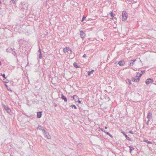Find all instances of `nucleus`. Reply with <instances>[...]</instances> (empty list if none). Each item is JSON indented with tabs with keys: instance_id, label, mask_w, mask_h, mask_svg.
Here are the masks:
<instances>
[{
	"instance_id": "f3484780",
	"label": "nucleus",
	"mask_w": 156,
	"mask_h": 156,
	"mask_svg": "<svg viewBox=\"0 0 156 156\" xmlns=\"http://www.w3.org/2000/svg\"><path fill=\"white\" fill-rule=\"evenodd\" d=\"M73 66L76 68H79V66H78L77 63L75 62L74 63Z\"/></svg>"
},
{
	"instance_id": "423d86ee",
	"label": "nucleus",
	"mask_w": 156,
	"mask_h": 156,
	"mask_svg": "<svg viewBox=\"0 0 156 156\" xmlns=\"http://www.w3.org/2000/svg\"><path fill=\"white\" fill-rule=\"evenodd\" d=\"M80 35L81 38L83 39L85 38V34L82 30H81L80 32Z\"/></svg>"
},
{
	"instance_id": "c85d7f7f",
	"label": "nucleus",
	"mask_w": 156,
	"mask_h": 156,
	"mask_svg": "<svg viewBox=\"0 0 156 156\" xmlns=\"http://www.w3.org/2000/svg\"><path fill=\"white\" fill-rule=\"evenodd\" d=\"M85 18H86V17H85L84 16H83V18H82V20H81L82 22H83V21L84 20Z\"/></svg>"
},
{
	"instance_id": "f704fd0d",
	"label": "nucleus",
	"mask_w": 156,
	"mask_h": 156,
	"mask_svg": "<svg viewBox=\"0 0 156 156\" xmlns=\"http://www.w3.org/2000/svg\"><path fill=\"white\" fill-rule=\"evenodd\" d=\"M86 57V54H84L83 56V58H85Z\"/></svg>"
},
{
	"instance_id": "de8ad7c7",
	"label": "nucleus",
	"mask_w": 156,
	"mask_h": 156,
	"mask_svg": "<svg viewBox=\"0 0 156 156\" xmlns=\"http://www.w3.org/2000/svg\"><path fill=\"white\" fill-rule=\"evenodd\" d=\"M0 65H1V62H0Z\"/></svg>"
},
{
	"instance_id": "e433bc0d",
	"label": "nucleus",
	"mask_w": 156,
	"mask_h": 156,
	"mask_svg": "<svg viewBox=\"0 0 156 156\" xmlns=\"http://www.w3.org/2000/svg\"><path fill=\"white\" fill-rule=\"evenodd\" d=\"M13 53H12V54H13V55H15V54H16V52H15V51H13Z\"/></svg>"
},
{
	"instance_id": "ddd939ff",
	"label": "nucleus",
	"mask_w": 156,
	"mask_h": 156,
	"mask_svg": "<svg viewBox=\"0 0 156 156\" xmlns=\"http://www.w3.org/2000/svg\"><path fill=\"white\" fill-rule=\"evenodd\" d=\"M129 152L130 153H131L132 151L134 150V148L132 147L131 146H129Z\"/></svg>"
},
{
	"instance_id": "f257e3e1",
	"label": "nucleus",
	"mask_w": 156,
	"mask_h": 156,
	"mask_svg": "<svg viewBox=\"0 0 156 156\" xmlns=\"http://www.w3.org/2000/svg\"><path fill=\"white\" fill-rule=\"evenodd\" d=\"M127 14L125 11H123L122 12V18L123 21L126 20L127 18Z\"/></svg>"
},
{
	"instance_id": "0eeeda50",
	"label": "nucleus",
	"mask_w": 156,
	"mask_h": 156,
	"mask_svg": "<svg viewBox=\"0 0 156 156\" xmlns=\"http://www.w3.org/2000/svg\"><path fill=\"white\" fill-rule=\"evenodd\" d=\"M122 133L123 134V135L125 136L126 139L130 141H132V140L131 139V138L129 137H128L127 135H126V134L124 132H122Z\"/></svg>"
},
{
	"instance_id": "79ce46f5",
	"label": "nucleus",
	"mask_w": 156,
	"mask_h": 156,
	"mask_svg": "<svg viewBox=\"0 0 156 156\" xmlns=\"http://www.w3.org/2000/svg\"><path fill=\"white\" fill-rule=\"evenodd\" d=\"M10 49L11 50V51H13V50L14 49V48L12 49V48H11Z\"/></svg>"
},
{
	"instance_id": "7c9ffc66",
	"label": "nucleus",
	"mask_w": 156,
	"mask_h": 156,
	"mask_svg": "<svg viewBox=\"0 0 156 156\" xmlns=\"http://www.w3.org/2000/svg\"><path fill=\"white\" fill-rule=\"evenodd\" d=\"M79 146L83 147V145L81 144H79L78 145V147H79Z\"/></svg>"
},
{
	"instance_id": "58836bf2",
	"label": "nucleus",
	"mask_w": 156,
	"mask_h": 156,
	"mask_svg": "<svg viewBox=\"0 0 156 156\" xmlns=\"http://www.w3.org/2000/svg\"><path fill=\"white\" fill-rule=\"evenodd\" d=\"M69 50H70V54H71L72 53V50L70 49V48H69Z\"/></svg>"
},
{
	"instance_id": "c03bdc74",
	"label": "nucleus",
	"mask_w": 156,
	"mask_h": 156,
	"mask_svg": "<svg viewBox=\"0 0 156 156\" xmlns=\"http://www.w3.org/2000/svg\"><path fill=\"white\" fill-rule=\"evenodd\" d=\"M54 106L55 107H56L57 106V105L55 104V105H54Z\"/></svg>"
},
{
	"instance_id": "c756f323",
	"label": "nucleus",
	"mask_w": 156,
	"mask_h": 156,
	"mask_svg": "<svg viewBox=\"0 0 156 156\" xmlns=\"http://www.w3.org/2000/svg\"><path fill=\"white\" fill-rule=\"evenodd\" d=\"M39 58L40 59H41L42 58L41 53L39 55Z\"/></svg>"
},
{
	"instance_id": "6e6552de",
	"label": "nucleus",
	"mask_w": 156,
	"mask_h": 156,
	"mask_svg": "<svg viewBox=\"0 0 156 156\" xmlns=\"http://www.w3.org/2000/svg\"><path fill=\"white\" fill-rule=\"evenodd\" d=\"M44 136L46 137L48 139H51V136L47 132L46 134H45V135H44Z\"/></svg>"
},
{
	"instance_id": "a19ab883",
	"label": "nucleus",
	"mask_w": 156,
	"mask_h": 156,
	"mask_svg": "<svg viewBox=\"0 0 156 156\" xmlns=\"http://www.w3.org/2000/svg\"><path fill=\"white\" fill-rule=\"evenodd\" d=\"M77 101L79 103H80V104L81 103V101H80L79 100H78Z\"/></svg>"
},
{
	"instance_id": "4c0bfd02",
	"label": "nucleus",
	"mask_w": 156,
	"mask_h": 156,
	"mask_svg": "<svg viewBox=\"0 0 156 156\" xmlns=\"http://www.w3.org/2000/svg\"><path fill=\"white\" fill-rule=\"evenodd\" d=\"M75 95H73V96H71V98H73V99H74V97H75Z\"/></svg>"
},
{
	"instance_id": "f03ea898",
	"label": "nucleus",
	"mask_w": 156,
	"mask_h": 156,
	"mask_svg": "<svg viewBox=\"0 0 156 156\" xmlns=\"http://www.w3.org/2000/svg\"><path fill=\"white\" fill-rule=\"evenodd\" d=\"M3 107L6 111L8 113H9L11 112L10 109L9 108L8 106L2 104Z\"/></svg>"
},
{
	"instance_id": "39448f33",
	"label": "nucleus",
	"mask_w": 156,
	"mask_h": 156,
	"mask_svg": "<svg viewBox=\"0 0 156 156\" xmlns=\"http://www.w3.org/2000/svg\"><path fill=\"white\" fill-rule=\"evenodd\" d=\"M140 80V78H138L136 76H135L134 77H133L132 79V81L135 82H138Z\"/></svg>"
},
{
	"instance_id": "6ab92c4d",
	"label": "nucleus",
	"mask_w": 156,
	"mask_h": 156,
	"mask_svg": "<svg viewBox=\"0 0 156 156\" xmlns=\"http://www.w3.org/2000/svg\"><path fill=\"white\" fill-rule=\"evenodd\" d=\"M78 97L76 95H75V97L73 99L74 100H75L76 101L78 100Z\"/></svg>"
},
{
	"instance_id": "dca6fc26",
	"label": "nucleus",
	"mask_w": 156,
	"mask_h": 156,
	"mask_svg": "<svg viewBox=\"0 0 156 156\" xmlns=\"http://www.w3.org/2000/svg\"><path fill=\"white\" fill-rule=\"evenodd\" d=\"M94 71V70L93 69L92 70L90 71H88V76H90L91 74H92L93 72Z\"/></svg>"
},
{
	"instance_id": "393cba45",
	"label": "nucleus",
	"mask_w": 156,
	"mask_h": 156,
	"mask_svg": "<svg viewBox=\"0 0 156 156\" xmlns=\"http://www.w3.org/2000/svg\"><path fill=\"white\" fill-rule=\"evenodd\" d=\"M144 141H145V142H146L147 143V144H151V143L150 141H148V140H144Z\"/></svg>"
},
{
	"instance_id": "473e14b6",
	"label": "nucleus",
	"mask_w": 156,
	"mask_h": 156,
	"mask_svg": "<svg viewBox=\"0 0 156 156\" xmlns=\"http://www.w3.org/2000/svg\"><path fill=\"white\" fill-rule=\"evenodd\" d=\"M129 133H131V134H133V131H132V130L129 131Z\"/></svg>"
},
{
	"instance_id": "49530a36",
	"label": "nucleus",
	"mask_w": 156,
	"mask_h": 156,
	"mask_svg": "<svg viewBox=\"0 0 156 156\" xmlns=\"http://www.w3.org/2000/svg\"><path fill=\"white\" fill-rule=\"evenodd\" d=\"M1 1H0V4H1Z\"/></svg>"
},
{
	"instance_id": "412c9836",
	"label": "nucleus",
	"mask_w": 156,
	"mask_h": 156,
	"mask_svg": "<svg viewBox=\"0 0 156 156\" xmlns=\"http://www.w3.org/2000/svg\"><path fill=\"white\" fill-rule=\"evenodd\" d=\"M152 116V113L151 112H149L148 114L147 117H151Z\"/></svg>"
},
{
	"instance_id": "1a4fd4ad",
	"label": "nucleus",
	"mask_w": 156,
	"mask_h": 156,
	"mask_svg": "<svg viewBox=\"0 0 156 156\" xmlns=\"http://www.w3.org/2000/svg\"><path fill=\"white\" fill-rule=\"evenodd\" d=\"M62 99V100H63L64 101L66 102L67 101V99L66 97L64 96L63 94H61V97Z\"/></svg>"
},
{
	"instance_id": "9b49d317",
	"label": "nucleus",
	"mask_w": 156,
	"mask_h": 156,
	"mask_svg": "<svg viewBox=\"0 0 156 156\" xmlns=\"http://www.w3.org/2000/svg\"><path fill=\"white\" fill-rule=\"evenodd\" d=\"M125 63V62L124 61H120L119 62L118 64L120 66H123Z\"/></svg>"
},
{
	"instance_id": "72a5a7b5",
	"label": "nucleus",
	"mask_w": 156,
	"mask_h": 156,
	"mask_svg": "<svg viewBox=\"0 0 156 156\" xmlns=\"http://www.w3.org/2000/svg\"><path fill=\"white\" fill-rule=\"evenodd\" d=\"M101 130L104 133H105V131L104 129H103L102 128H101Z\"/></svg>"
},
{
	"instance_id": "7ed1b4c3",
	"label": "nucleus",
	"mask_w": 156,
	"mask_h": 156,
	"mask_svg": "<svg viewBox=\"0 0 156 156\" xmlns=\"http://www.w3.org/2000/svg\"><path fill=\"white\" fill-rule=\"evenodd\" d=\"M152 118H145V119H144V120L146 121V120L147 119V122L146 124L147 125H148L149 123H151V122L150 119H151Z\"/></svg>"
},
{
	"instance_id": "bb28decb",
	"label": "nucleus",
	"mask_w": 156,
	"mask_h": 156,
	"mask_svg": "<svg viewBox=\"0 0 156 156\" xmlns=\"http://www.w3.org/2000/svg\"><path fill=\"white\" fill-rule=\"evenodd\" d=\"M145 70L142 71H141L140 73V74H142V75L145 73Z\"/></svg>"
},
{
	"instance_id": "b1692460",
	"label": "nucleus",
	"mask_w": 156,
	"mask_h": 156,
	"mask_svg": "<svg viewBox=\"0 0 156 156\" xmlns=\"http://www.w3.org/2000/svg\"><path fill=\"white\" fill-rule=\"evenodd\" d=\"M42 131L44 135H45V134L47 133V132L44 129Z\"/></svg>"
},
{
	"instance_id": "5701e85b",
	"label": "nucleus",
	"mask_w": 156,
	"mask_h": 156,
	"mask_svg": "<svg viewBox=\"0 0 156 156\" xmlns=\"http://www.w3.org/2000/svg\"><path fill=\"white\" fill-rule=\"evenodd\" d=\"M0 75L4 77V80H5L6 79V77H5V75L4 74H2V73H1V75Z\"/></svg>"
},
{
	"instance_id": "2eb2a0df",
	"label": "nucleus",
	"mask_w": 156,
	"mask_h": 156,
	"mask_svg": "<svg viewBox=\"0 0 156 156\" xmlns=\"http://www.w3.org/2000/svg\"><path fill=\"white\" fill-rule=\"evenodd\" d=\"M69 50V48H64L63 49V51L64 52H67Z\"/></svg>"
},
{
	"instance_id": "9d476101",
	"label": "nucleus",
	"mask_w": 156,
	"mask_h": 156,
	"mask_svg": "<svg viewBox=\"0 0 156 156\" xmlns=\"http://www.w3.org/2000/svg\"><path fill=\"white\" fill-rule=\"evenodd\" d=\"M136 60V59H133L131 60L130 61V62L129 63V66H133L134 62Z\"/></svg>"
},
{
	"instance_id": "4be33fe9",
	"label": "nucleus",
	"mask_w": 156,
	"mask_h": 156,
	"mask_svg": "<svg viewBox=\"0 0 156 156\" xmlns=\"http://www.w3.org/2000/svg\"><path fill=\"white\" fill-rule=\"evenodd\" d=\"M18 0H11L10 1L11 3H12L15 4V2L17 1Z\"/></svg>"
},
{
	"instance_id": "20e7f679",
	"label": "nucleus",
	"mask_w": 156,
	"mask_h": 156,
	"mask_svg": "<svg viewBox=\"0 0 156 156\" xmlns=\"http://www.w3.org/2000/svg\"><path fill=\"white\" fill-rule=\"evenodd\" d=\"M154 80L152 79L149 78L146 80L145 82L147 84H148L150 83H152L153 82Z\"/></svg>"
},
{
	"instance_id": "2f4dec72",
	"label": "nucleus",
	"mask_w": 156,
	"mask_h": 156,
	"mask_svg": "<svg viewBox=\"0 0 156 156\" xmlns=\"http://www.w3.org/2000/svg\"><path fill=\"white\" fill-rule=\"evenodd\" d=\"M9 80H8V79H6V80L5 81V83H9Z\"/></svg>"
},
{
	"instance_id": "ea45409f",
	"label": "nucleus",
	"mask_w": 156,
	"mask_h": 156,
	"mask_svg": "<svg viewBox=\"0 0 156 156\" xmlns=\"http://www.w3.org/2000/svg\"><path fill=\"white\" fill-rule=\"evenodd\" d=\"M109 136L111 138H112L113 137V136L111 135L110 134L109 135Z\"/></svg>"
},
{
	"instance_id": "37998d69",
	"label": "nucleus",
	"mask_w": 156,
	"mask_h": 156,
	"mask_svg": "<svg viewBox=\"0 0 156 156\" xmlns=\"http://www.w3.org/2000/svg\"><path fill=\"white\" fill-rule=\"evenodd\" d=\"M38 51L40 53H41V50L39 49V50H38Z\"/></svg>"
},
{
	"instance_id": "c9c22d12",
	"label": "nucleus",
	"mask_w": 156,
	"mask_h": 156,
	"mask_svg": "<svg viewBox=\"0 0 156 156\" xmlns=\"http://www.w3.org/2000/svg\"><path fill=\"white\" fill-rule=\"evenodd\" d=\"M128 81H129V83L130 84H131V80H129V79H128Z\"/></svg>"
},
{
	"instance_id": "f8f14e48",
	"label": "nucleus",
	"mask_w": 156,
	"mask_h": 156,
	"mask_svg": "<svg viewBox=\"0 0 156 156\" xmlns=\"http://www.w3.org/2000/svg\"><path fill=\"white\" fill-rule=\"evenodd\" d=\"M42 111L39 112H37V117H41L42 115Z\"/></svg>"
},
{
	"instance_id": "a211bd4d",
	"label": "nucleus",
	"mask_w": 156,
	"mask_h": 156,
	"mask_svg": "<svg viewBox=\"0 0 156 156\" xmlns=\"http://www.w3.org/2000/svg\"><path fill=\"white\" fill-rule=\"evenodd\" d=\"M37 129L42 130L43 129V128L41 126H39L37 128Z\"/></svg>"
},
{
	"instance_id": "09e8293b",
	"label": "nucleus",
	"mask_w": 156,
	"mask_h": 156,
	"mask_svg": "<svg viewBox=\"0 0 156 156\" xmlns=\"http://www.w3.org/2000/svg\"><path fill=\"white\" fill-rule=\"evenodd\" d=\"M7 50H8L7 49H6V51H7Z\"/></svg>"
},
{
	"instance_id": "a878e982",
	"label": "nucleus",
	"mask_w": 156,
	"mask_h": 156,
	"mask_svg": "<svg viewBox=\"0 0 156 156\" xmlns=\"http://www.w3.org/2000/svg\"><path fill=\"white\" fill-rule=\"evenodd\" d=\"M110 16H111L112 17V19H113V18L114 17V16H113L112 12H110Z\"/></svg>"
},
{
	"instance_id": "aec40b11",
	"label": "nucleus",
	"mask_w": 156,
	"mask_h": 156,
	"mask_svg": "<svg viewBox=\"0 0 156 156\" xmlns=\"http://www.w3.org/2000/svg\"><path fill=\"white\" fill-rule=\"evenodd\" d=\"M70 107H72V108H74L75 109H76L77 108L75 105H71Z\"/></svg>"
},
{
	"instance_id": "4468645a",
	"label": "nucleus",
	"mask_w": 156,
	"mask_h": 156,
	"mask_svg": "<svg viewBox=\"0 0 156 156\" xmlns=\"http://www.w3.org/2000/svg\"><path fill=\"white\" fill-rule=\"evenodd\" d=\"M141 76L142 74H140V73H137L136 77H137L138 78H140V77H141Z\"/></svg>"
},
{
	"instance_id": "cd10ccee",
	"label": "nucleus",
	"mask_w": 156,
	"mask_h": 156,
	"mask_svg": "<svg viewBox=\"0 0 156 156\" xmlns=\"http://www.w3.org/2000/svg\"><path fill=\"white\" fill-rule=\"evenodd\" d=\"M105 134H106L107 135H109L110 134L109 132H107L106 131H105Z\"/></svg>"
},
{
	"instance_id": "a18cd8bd",
	"label": "nucleus",
	"mask_w": 156,
	"mask_h": 156,
	"mask_svg": "<svg viewBox=\"0 0 156 156\" xmlns=\"http://www.w3.org/2000/svg\"><path fill=\"white\" fill-rule=\"evenodd\" d=\"M105 129H107V127L105 126Z\"/></svg>"
}]
</instances>
